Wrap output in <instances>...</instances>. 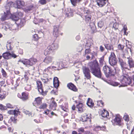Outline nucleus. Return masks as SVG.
Segmentation results:
<instances>
[{
    "label": "nucleus",
    "mask_w": 134,
    "mask_h": 134,
    "mask_svg": "<svg viewBox=\"0 0 134 134\" xmlns=\"http://www.w3.org/2000/svg\"><path fill=\"white\" fill-rule=\"evenodd\" d=\"M82 49V46H79L77 48V51L78 52H80L81 53V52Z\"/></svg>",
    "instance_id": "obj_55"
},
{
    "label": "nucleus",
    "mask_w": 134,
    "mask_h": 134,
    "mask_svg": "<svg viewBox=\"0 0 134 134\" xmlns=\"http://www.w3.org/2000/svg\"><path fill=\"white\" fill-rule=\"evenodd\" d=\"M42 36H41L38 35L37 34H35L33 35V38L35 41H37L40 38H41Z\"/></svg>",
    "instance_id": "obj_37"
},
{
    "label": "nucleus",
    "mask_w": 134,
    "mask_h": 134,
    "mask_svg": "<svg viewBox=\"0 0 134 134\" xmlns=\"http://www.w3.org/2000/svg\"><path fill=\"white\" fill-rule=\"evenodd\" d=\"M119 80L124 86L128 85H132L133 81L131 80L127 73H122V75L119 78Z\"/></svg>",
    "instance_id": "obj_2"
},
{
    "label": "nucleus",
    "mask_w": 134,
    "mask_h": 134,
    "mask_svg": "<svg viewBox=\"0 0 134 134\" xmlns=\"http://www.w3.org/2000/svg\"><path fill=\"white\" fill-rule=\"evenodd\" d=\"M84 13V14H86L85 15H91V12L90 9L87 8H84L83 10Z\"/></svg>",
    "instance_id": "obj_34"
},
{
    "label": "nucleus",
    "mask_w": 134,
    "mask_h": 134,
    "mask_svg": "<svg viewBox=\"0 0 134 134\" xmlns=\"http://www.w3.org/2000/svg\"><path fill=\"white\" fill-rule=\"evenodd\" d=\"M104 56L103 55L101 57L99 58V63L100 65H103L105 62L104 60Z\"/></svg>",
    "instance_id": "obj_39"
},
{
    "label": "nucleus",
    "mask_w": 134,
    "mask_h": 134,
    "mask_svg": "<svg viewBox=\"0 0 134 134\" xmlns=\"http://www.w3.org/2000/svg\"><path fill=\"white\" fill-rule=\"evenodd\" d=\"M59 26H54L53 35L56 38L59 36L60 35H62L63 34L62 33L60 32L59 30Z\"/></svg>",
    "instance_id": "obj_12"
},
{
    "label": "nucleus",
    "mask_w": 134,
    "mask_h": 134,
    "mask_svg": "<svg viewBox=\"0 0 134 134\" xmlns=\"http://www.w3.org/2000/svg\"><path fill=\"white\" fill-rule=\"evenodd\" d=\"M61 108L64 111L68 112L69 111L68 106L67 104H64L60 106Z\"/></svg>",
    "instance_id": "obj_29"
},
{
    "label": "nucleus",
    "mask_w": 134,
    "mask_h": 134,
    "mask_svg": "<svg viewBox=\"0 0 134 134\" xmlns=\"http://www.w3.org/2000/svg\"><path fill=\"white\" fill-rule=\"evenodd\" d=\"M8 4L10 7H15V3H14L12 2H10L8 3Z\"/></svg>",
    "instance_id": "obj_53"
},
{
    "label": "nucleus",
    "mask_w": 134,
    "mask_h": 134,
    "mask_svg": "<svg viewBox=\"0 0 134 134\" xmlns=\"http://www.w3.org/2000/svg\"><path fill=\"white\" fill-rule=\"evenodd\" d=\"M58 48V44L57 43H53L51 45H49L47 47V49H46L44 52V53L46 55L49 54L50 52L48 51L47 49L49 51H54L57 50Z\"/></svg>",
    "instance_id": "obj_6"
},
{
    "label": "nucleus",
    "mask_w": 134,
    "mask_h": 134,
    "mask_svg": "<svg viewBox=\"0 0 134 134\" xmlns=\"http://www.w3.org/2000/svg\"><path fill=\"white\" fill-rule=\"evenodd\" d=\"M25 113L26 115H28L29 116H30L32 115L31 113H30L28 111H25Z\"/></svg>",
    "instance_id": "obj_60"
},
{
    "label": "nucleus",
    "mask_w": 134,
    "mask_h": 134,
    "mask_svg": "<svg viewBox=\"0 0 134 134\" xmlns=\"http://www.w3.org/2000/svg\"><path fill=\"white\" fill-rule=\"evenodd\" d=\"M51 67L50 66H49L45 69V71L47 72H48L49 71V70L51 69Z\"/></svg>",
    "instance_id": "obj_63"
},
{
    "label": "nucleus",
    "mask_w": 134,
    "mask_h": 134,
    "mask_svg": "<svg viewBox=\"0 0 134 134\" xmlns=\"http://www.w3.org/2000/svg\"><path fill=\"white\" fill-rule=\"evenodd\" d=\"M101 115L103 117L107 118L108 119H109L110 118L108 112L105 109H103L102 111Z\"/></svg>",
    "instance_id": "obj_22"
},
{
    "label": "nucleus",
    "mask_w": 134,
    "mask_h": 134,
    "mask_svg": "<svg viewBox=\"0 0 134 134\" xmlns=\"http://www.w3.org/2000/svg\"><path fill=\"white\" fill-rule=\"evenodd\" d=\"M99 50L101 52H102L104 51L105 49L102 46H100L99 47Z\"/></svg>",
    "instance_id": "obj_59"
},
{
    "label": "nucleus",
    "mask_w": 134,
    "mask_h": 134,
    "mask_svg": "<svg viewBox=\"0 0 134 134\" xmlns=\"http://www.w3.org/2000/svg\"><path fill=\"white\" fill-rule=\"evenodd\" d=\"M57 106V103L55 101L54 99H53V100L52 101L49 106V108L50 110H55L56 109Z\"/></svg>",
    "instance_id": "obj_21"
},
{
    "label": "nucleus",
    "mask_w": 134,
    "mask_h": 134,
    "mask_svg": "<svg viewBox=\"0 0 134 134\" xmlns=\"http://www.w3.org/2000/svg\"><path fill=\"white\" fill-rule=\"evenodd\" d=\"M79 102V103L77 105L76 108L78 109V111L79 113H81L83 111L82 108V104Z\"/></svg>",
    "instance_id": "obj_30"
},
{
    "label": "nucleus",
    "mask_w": 134,
    "mask_h": 134,
    "mask_svg": "<svg viewBox=\"0 0 134 134\" xmlns=\"http://www.w3.org/2000/svg\"><path fill=\"white\" fill-rule=\"evenodd\" d=\"M17 96L18 97L21 99L23 100H26L28 99L29 93L27 92H23L21 95L18 93Z\"/></svg>",
    "instance_id": "obj_13"
},
{
    "label": "nucleus",
    "mask_w": 134,
    "mask_h": 134,
    "mask_svg": "<svg viewBox=\"0 0 134 134\" xmlns=\"http://www.w3.org/2000/svg\"><path fill=\"white\" fill-rule=\"evenodd\" d=\"M13 42L11 40H9L8 41L7 44H13Z\"/></svg>",
    "instance_id": "obj_61"
},
{
    "label": "nucleus",
    "mask_w": 134,
    "mask_h": 134,
    "mask_svg": "<svg viewBox=\"0 0 134 134\" xmlns=\"http://www.w3.org/2000/svg\"><path fill=\"white\" fill-rule=\"evenodd\" d=\"M86 96H85L80 94L78 97V99L79 100V102H83L84 101L85 99Z\"/></svg>",
    "instance_id": "obj_33"
},
{
    "label": "nucleus",
    "mask_w": 134,
    "mask_h": 134,
    "mask_svg": "<svg viewBox=\"0 0 134 134\" xmlns=\"http://www.w3.org/2000/svg\"><path fill=\"white\" fill-rule=\"evenodd\" d=\"M118 24L116 23L114 24L113 25V28L115 30H118Z\"/></svg>",
    "instance_id": "obj_51"
},
{
    "label": "nucleus",
    "mask_w": 134,
    "mask_h": 134,
    "mask_svg": "<svg viewBox=\"0 0 134 134\" xmlns=\"http://www.w3.org/2000/svg\"><path fill=\"white\" fill-rule=\"evenodd\" d=\"M14 46L13 44H7L6 48L8 50H12Z\"/></svg>",
    "instance_id": "obj_44"
},
{
    "label": "nucleus",
    "mask_w": 134,
    "mask_h": 134,
    "mask_svg": "<svg viewBox=\"0 0 134 134\" xmlns=\"http://www.w3.org/2000/svg\"><path fill=\"white\" fill-rule=\"evenodd\" d=\"M7 15H8L7 14H5L4 15L2 16L1 19V20L2 21H3L5 20L6 19H7Z\"/></svg>",
    "instance_id": "obj_52"
},
{
    "label": "nucleus",
    "mask_w": 134,
    "mask_h": 134,
    "mask_svg": "<svg viewBox=\"0 0 134 134\" xmlns=\"http://www.w3.org/2000/svg\"><path fill=\"white\" fill-rule=\"evenodd\" d=\"M6 109V107L2 104H0V109L4 110Z\"/></svg>",
    "instance_id": "obj_58"
},
{
    "label": "nucleus",
    "mask_w": 134,
    "mask_h": 134,
    "mask_svg": "<svg viewBox=\"0 0 134 134\" xmlns=\"http://www.w3.org/2000/svg\"><path fill=\"white\" fill-rule=\"evenodd\" d=\"M127 58L128 60V63L129 66V69H130L131 68H134V62L132 58L130 57H128Z\"/></svg>",
    "instance_id": "obj_24"
},
{
    "label": "nucleus",
    "mask_w": 134,
    "mask_h": 134,
    "mask_svg": "<svg viewBox=\"0 0 134 134\" xmlns=\"http://www.w3.org/2000/svg\"><path fill=\"white\" fill-rule=\"evenodd\" d=\"M25 20L23 19H21L20 20V23L18 24V26L20 27H22L25 24Z\"/></svg>",
    "instance_id": "obj_40"
},
{
    "label": "nucleus",
    "mask_w": 134,
    "mask_h": 134,
    "mask_svg": "<svg viewBox=\"0 0 134 134\" xmlns=\"http://www.w3.org/2000/svg\"><path fill=\"white\" fill-rule=\"evenodd\" d=\"M119 61L122 70V73L125 72V69H127L128 70H131L130 69L128 68V65L125 62H124L122 59H119Z\"/></svg>",
    "instance_id": "obj_11"
},
{
    "label": "nucleus",
    "mask_w": 134,
    "mask_h": 134,
    "mask_svg": "<svg viewBox=\"0 0 134 134\" xmlns=\"http://www.w3.org/2000/svg\"><path fill=\"white\" fill-rule=\"evenodd\" d=\"M82 0H70L71 4L74 6L76 5L77 3H79L81 2Z\"/></svg>",
    "instance_id": "obj_38"
},
{
    "label": "nucleus",
    "mask_w": 134,
    "mask_h": 134,
    "mask_svg": "<svg viewBox=\"0 0 134 134\" xmlns=\"http://www.w3.org/2000/svg\"><path fill=\"white\" fill-rule=\"evenodd\" d=\"M1 72L2 75L3 77H6L7 76V74L5 70L2 68L1 69Z\"/></svg>",
    "instance_id": "obj_45"
},
{
    "label": "nucleus",
    "mask_w": 134,
    "mask_h": 134,
    "mask_svg": "<svg viewBox=\"0 0 134 134\" xmlns=\"http://www.w3.org/2000/svg\"><path fill=\"white\" fill-rule=\"evenodd\" d=\"M24 5V2L23 1L16 0L15 2V8H20Z\"/></svg>",
    "instance_id": "obj_17"
},
{
    "label": "nucleus",
    "mask_w": 134,
    "mask_h": 134,
    "mask_svg": "<svg viewBox=\"0 0 134 134\" xmlns=\"http://www.w3.org/2000/svg\"><path fill=\"white\" fill-rule=\"evenodd\" d=\"M25 89L26 90L29 91L31 90V86L29 85H27L25 87Z\"/></svg>",
    "instance_id": "obj_56"
},
{
    "label": "nucleus",
    "mask_w": 134,
    "mask_h": 134,
    "mask_svg": "<svg viewBox=\"0 0 134 134\" xmlns=\"http://www.w3.org/2000/svg\"><path fill=\"white\" fill-rule=\"evenodd\" d=\"M104 128V127H101L100 126H97L95 127L94 130L96 131H98L100 130H103Z\"/></svg>",
    "instance_id": "obj_41"
},
{
    "label": "nucleus",
    "mask_w": 134,
    "mask_h": 134,
    "mask_svg": "<svg viewBox=\"0 0 134 134\" xmlns=\"http://www.w3.org/2000/svg\"><path fill=\"white\" fill-rule=\"evenodd\" d=\"M105 48L107 50H113V46L111 44H107L104 45Z\"/></svg>",
    "instance_id": "obj_31"
},
{
    "label": "nucleus",
    "mask_w": 134,
    "mask_h": 134,
    "mask_svg": "<svg viewBox=\"0 0 134 134\" xmlns=\"http://www.w3.org/2000/svg\"><path fill=\"white\" fill-rule=\"evenodd\" d=\"M103 70L107 77L113 76L116 74V70L115 68H112L107 65H105L103 67Z\"/></svg>",
    "instance_id": "obj_3"
},
{
    "label": "nucleus",
    "mask_w": 134,
    "mask_h": 134,
    "mask_svg": "<svg viewBox=\"0 0 134 134\" xmlns=\"http://www.w3.org/2000/svg\"><path fill=\"white\" fill-rule=\"evenodd\" d=\"M53 85L54 87L56 88H58L59 86V81L57 77H55L54 79Z\"/></svg>",
    "instance_id": "obj_27"
},
{
    "label": "nucleus",
    "mask_w": 134,
    "mask_h": 134,
    "mask_svg": "<svg viewBox=\"0 0 134 134\" xmlns=\"http://www.w3.org/2000/svg\"><path fill=\"white\" fill-rule=\"evenodd\" d=\"M10 18L13 20L15 21H16L18 20L19 19V18L16 15V13H14L13 14H12L11 15Z\"/></svg>",
    "instance_id": "obj_35"
},
{
    "label": "nucleus",
    "mask_w": 134,
    "mask_h": 134,
    "mask_svg": "<svg viewBox=\"0 0 134 134\" xmlns=\"http://www.w3.org/2000/svg\"><path fill=\"white\" fill-rule=\"evenodd\" d=\"M77 131L79 132L77 133V132L75 131H73L72 132V134H82L81 133H83L84 132V129L83 128L81 127L79 128Z\"/></svg>",
    "instance_id": "obj_26"
},
{
    "label": "nucleus",
    "mask_w": 134,
    "mask_h": 134,
    "mask_svg": "<svg viewBox=\"0 0 134 134\" xmlns=\"http://www.w3.org/2000/svg\"><path fill=\"white\" fill-rule=\"evenodd\" d=\"M98 107H102L103 106L104 103L102 100H100L97 102V104Z\"/></svg>",
    "instance_id": "obj_42"
},
{
    "label": "nucleus",
    "mask_w": 134,
    "mask_h": 134,
    "mask_svg": "<svg viewBox=\"0 0 134 134\" xmlns=\"http://www.w3.org/2000/svg\"><path fill=\"white\" fill-rule=\"evenodd\" d=\"M91 46V45H90V46H89V48L86 49H85V53L83 55V56L84 57H85L86 55H87L86 56V58L87 60H89L90 58V56L88 55L89 54H91V50L90 48V47Z\"/></svg>",
    "instance_id": "obj_16"
},
{
    "label": "nucleus",
    "mask_w": 134,
    "mask_h": 134,
    "mask_svg": "<svg viewBox=\"0 0 134 134\" xmlns=\"http://www.w3.org/2000/svg\"><path fill=\"white\" fill-rule=\"evenodd\" d=\"M83 72L85 78L87 80H91V76L89 69L86 67H84L83 69Z\"/></svg>",
    "instance_id": "obj_8"
},
{
    "label": "nucleus",
    "mask_w": 134,
    "mask_h": 134,
    "mask_svg": "<svg viewBox=\"0 0 134 134\" xmlns=\"http://www.w3.org/2000/svg\"><path fill=\"white\" fill-rule=\"evenodd\" d=\"M90 65V69L93 74L98 78H101L102 72L97 61H94L91 63Z\"/></svg>",
    "instance_id": "obj_1"
},
{
    "label": "nucleus",
    "mask_w": 134,
    "mask_h": 134,
    "mask_svg": "<svg viewBox=\"0 0 134 134\" xmlns=\"http://www.w3.org/2000/svg\"><path fill=\"white\" fill-rule=\"evenodd\" d=\"M117 60L115 53L111 52L109 57V64L112 66L115 65L117 63Z\"/></svg>",
    "instance_id": "obj_7"
},
{
    "label": "nucleus",
    "mask_w": 134,
    "mask_h": 134,
    "mask_svg": "<svg viewBox=\"0 0 134 134\" xmlns=\"http://www.w3.org/2000/svg\"><path fill=\"white\" fill-rule=\"evenodd\" d=\"M8 114H10L13 115L14 114L13 110H9L8 111Z\"/></svg>",
    "instance_id": "obj_62"
},
{
    "label": "nucleus",
    "mask_w": 134,
    "mask_h": 134,
    "mask_svg": "<svg viewBox=\"0 0 134 134\" xmlns=\"http://www.w3.org/2000/svg\"><path fill=\"white\" fill-rule=\"evenodd\" d=\"M15 13L19 18L22 17L23 15V13L20 11H18Z\"/></svg>",
    "instance_id": "obj_48"
},
{
    "label": "nucleus",
    "mask_w": 134,
    "mask_h": 134,
    "mask_svg": "<svg viewBox=\"0 0 134 134\" xmlns=\"http://www.w3.org/2000/svg\"><path fill=\"white\" fill-rule=\"evenodd\" d=\"M65 15L66 16L70 17L73 16V13L72 9H68L65 10Z\"/></svg>",
    "instance_id": "obj_20"
},
{
    "label": "nucleus",
    "mask_w": 134,
    "mask_h": 134,
    "mask_svg": "<svg viewBox=\"0 0 134 134\" xmlns=\"http://www.w3.org/2000/svg\"><path fill=\"white\" fill-rule=\"evenodd\" d=\"M53 58L51 56H47L44 60L43 62L47 64L52 62Z\"/></svg>",
    "instance_id": "obj_25"
},
{
    "label": "nucleus",
    "mask_w": 134,
    "mask_h": 134,
    "mask_svg": "<svg viewBox=\"0 0 134 134\" xmlns=\"http://www.w3.org/2000/svg\"><path fill=\"white\" fill-rule=\"evenodd\" d=\"M19 109L17 108L13 110V115L15 116H18V114L20 113V112L19 111Z\"/></svg>",
    "instance_id": "obj_46"
},
{
    "label": "nucleus",
    "mask_w": 134,
    "mask_h": 134,
    "mask_svg": "<svg viewBox=\"0 0 134 134\" xmlns=\"http://www.w3.org/2000/svg\"><path fill=\"white\" fill-rule=\"evenodd\" d=\"M67 86L69 89L74 92H77L78 89L72 83H69L67 84Z\"/></svg>",
    "instance_id": "obj_18"
},
{
    "label": "nucleus",
    "mask_w": 134,
    "mask_h": 134,
    "mask_svg": "<svg viewBox=\"0 0 134 134\" xmlns=\"http://www.w3.org/2000/svg\"><path fill=\"white\" fill-rule=\"evenodd\" d=\"M38 3L39 4L43 5L46 4L47 2L46 0H40Z\"/></svg>",
    "instance_id": "obj_50"
},
{
    "label": "nucleus",
    "mask_w": 134,
    "mask_h": 134,
    "mask_svg": "<svg viewBox=\"0 0 134 134\" xmlns=\"http://www.w3.org/2000/svg\"><path fill=\"white\" fill-rule=\"evenodd\" d=\"M87 105L90 107H93L94 105L93 100L90 98H88L87 102Z\"/></svg>",
    "instance_id": "obj_28"
},
{
    "label": "nucleus",
    "mask_w": 134,
    "mask_h": 134,
    "mask_svg": "<svg viewBox=\"0 0 134 134\" xmlns=\"http://www.w3.org/2000/svg\"><path fill=\"white\" fill-rule=\"evenodd\" d=\"M10 120L13 123L16 124L17 122V120L15 117L12 116L10 118Z\"/></svg>",
    "instance_id": "obj_47"
},
{
    "label": "nucleus",
    "mask_w": 134,
    "mask_h": 134,
    "mask_svg": "<svg viewBox=\"0 0 134 134\" xmlns=\"http://www.w3.org/2000/svg\"><path fill=\"white\" fill-rule=\"evenodd\" d=\"M33 5H31L30 6H29V7H28L27 8V9L28 10H31L32 9V8H33Z\"/></svg>",
    "instance_id": "obj_64"
},
{
    "label": "nucleus",
    "mask_w": 134,
    "mask_h": 134,
    "mask_svg": "<svg viewBox=\"0 0 134 134\" xmlns=\"http://www.w3.org/2000/svg\"><path fill=\"white\" fill-rule=\"evenodd\" d=\"M91 114L86 113L82 115L80 120L83 122L87 121L88 120L91 119Z\"/></svg>",
    "instance_id": "obj_14"
},
{
    "label": "nucleus",
    "mask_w": 134,
    "mask_h": 134,
    "mask_svg": "<svg viewBox=\"0 0 134 134\" xmlns=\"http://www.w3.org/2000/svg\"><path fill=\"white\" fill-rule=\"evenodd\" d=\"M96 2L97 5L100 7H102L106 4V0H96Z\"/></svg>",
    "instance_id": "obj_23"
},
{
    "label": "nucleus",
    "mask_w": 134,
    "mask_h": 134,
    "mask_svg": "<svg viewBox=\"0 0 134 134\" xmlns=\"http://www.w3.org/2000/svg\"><path fill=\"white\" fill-rule=\"evenodd\" d=\"M2 57H3L4 59H11L12 57L15 58L17 57V56L13 52L11 54L7 52L2 54Z\"/></svg>",
    "instance_id": "obj_10"
},
{
    "label": "nucleus",
    "mask_w": 134,
    "mask_h": 134,
    "mask_svg": "<svg viewBox=\"0 0 134 134\" xmlns=\"http://www.w3.org/2000/svg\"><path fill=\"white\" fill-rule=\"evenodd\" d=\"M6 97V95L4 94H0V100H2L5 99Z\"/></svg>",
    "instance_id": "obj_54"
},
{
    "label": "nucleus",
    "mask_w": 134,
    "mask_h": 134,
    "mask_svg": "<svg viewBox=\"0 0 134 134\" xmlns=\"http://www.w3.org/2000/svg\"><path fill=\"white\" fill-rule=\"evenodd\" d=\"M51 111L50 110L47 109L44 112V114H46L47 115H48L50 113Z\"/></svg>",
    "instance_id": "obj_57"
},
{
    "label": "nucleus",
    "mask_w": 134,
    "mask_h": 134,
    "mask_svg": "<svg viewBox=\"0 0 134 134\" xmlns=\"http://www.w3.org/2000/svg\"><path fill=\"white\" fill-rule=\"evenodd\" d=\"M122 118L121 117L119 114H116L115 116V118L113 119L111 121L112 124L114 125H118L121 126L123 125V124L121 121Z\"/></svg>",
    "instance_id": "obj_5"
},
{
    "label": "nucleus",
    "mask_w": 134,
    "mask_h": 134,
    "mask_svg": "<svg viewBox=\"0 0 134 134\" xmlns=\"http://www.w3.org/2000/svg\"><path fill=\"white\" fill-rule=\"evenodd\" d=\"M44 21V20L43 19H35L34 21V23L36 24H38L40 23H42Z\"/></svg>",
    "instance_id": "obj_36"
},
{
    "label": "nucleus",
    "mask_w": 134,
    "mask_h": 134,
    "mask_svg": "<svg viewBox=\"0 0 134 134\" xmlns=\"http://www.w3.org/2000/svg\"><path fill=\"white\" fill-rule=\"evenodd\" d=\"M48 104L46 103L42 102L38 105L36 108L37 109L42 110H44L46 109L48 107Z\"/></svg>",
    "instance_id": "obj_19"
},
{
    "label": "nucleus",
    "mask_w": 134,
    "mask_h": 134,
    "mask_svg": "<svg viewBox=\"0 0 134 134\" xmlns=\"http://www.w3.org/2000/svg\"><path fill=\"white\" fill-rule=\"evenodd\" d=\"M125 46L121 44H119L118 45L117 48L118 49L123 51L124 48Z\"/></svg>",
    "instance_id": "obj_43"
},
{
    "label": "nucleus",
    "mask_w": 134,
    "mask_h": 134,
    "mask_svg": "<svg viewBox=\"0 0 134 134\" xmlns=\"http://www.w3.org/2000/svg\"><path fill=\"white\" fill-rule=\"evenodd\" d=\"M43 99L42 97H38L35 98L34 101V105L36 108L42 102V100Z\"/></svg>",
    "instance_id": "obj_15"
},
{
    "label": "nucleus",
    "mask_w": 134,
    "mask_h": 134,
    "mask_svg": "<svg viewBox=\"0 0 134 134\" xmlns=\"http://www.w3.org/2000/svg\"><path fill=\"white\" fill-rule=\"evenodd\" d=\"M85 20L87 23L90 22L91 21V15H85Z\"/></svg>",
    "instance_id": "obj_32"
},
{
    "label": "nucleus",
    "mask_w": 134,
    "mask_h": 134,
    "mask_svg": "<svg viewBox=\"0 0 134 134\" xmlns=\"http://www.w3.org/2000/svg\"><path fill=\"white\" fill-rule=\"evenodd\" d=\"M37 62V60L36 58H31L28 60H25L24 64L27 66H31L35 64Z\"/></svg>",
    "instance_id": "obj_9"
},
{
    "label": "nucleus",
    "mask_w": 134,
    "mask_h": 134,
    "mask_svg": "<svg viewBox=\"0 0 134 134\" xmlns=\"http://www.w3.org/2000/svg\"><path fill=\"white\" fill-rule=\"evenodd\" d=\"M123 118L125 120L128 122L129 120V116L128 114H125L123 117Z\"/></svg>",
    "instance_id": "obj_49"
},
{
    "label": "nucleus",
    "mask_w": 134,
    "mask_h": 134,
    "mask_svg": "<svg viewBox=\"0 0 134 134\" xmlns=\"http://www.w3.org/2000/svg\"><path fill=\"white\" fill-rule=\"evenodd\" d=\"M37 88L39 93L43 96L47 94L48 91H44L43 89V84L41 81L37 80L36 81Z\"/></svg>",
    "instance_id": "obj_4"
}]
</instances>
